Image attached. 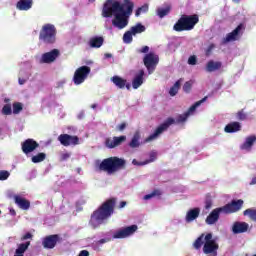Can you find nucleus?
I'll return each mask as SVG.
<instances>
[{
    "instance_id": "1",
    "label": "nucleus",
    "mask_w": 256,
    "mask_h": 256,
    "mask_svg": "<svg viewBox=\"0 0 256 256\" xmlns=\"http://www.w3.org/2000/svg\"><path fill=\"white\" fill-rule=\"evenodd\" d=\"M131 13L133 12H129V7L117 0H106L102 9V17L109 18L114 15L115 18L112 20V25L118 29H125L129 25L127 17Z\"/></svg>"
},
{
    "instance_id": "2",
    "label": "nucleus",
    "mask_w": 256,
    "mask_h": 256,
    "mask_svg": "<svg viewBox=\"0 0 256 256\" xmlns=\"http://www.w3.org/2000/svg\"><path fill=\"white\" fill-rule=\"evenodd\" d=\"M115 205H117V198H109L102 205L96 209L90 218V225L93 229H97L115 213Z\"/></svg>"
},
{
    "instance_id": "3",
    "label": "nucleus",
    "mask_w": 256,
    "mask_h": 256,
    "mask_svg": "<svg viewBox=\"0 0 256 256\" xmlns=\"http://www.w3.org/2000/svg\"><path fill=\"white\" fill-rule=\"evenodd\" d=\"M243 200H232L230 203L215 208L210 212V214L206 217L205 223L206 225H215L217 221H219V217L221 213H224V215H231L233 213H237L238 211H241L243 209Z\"/></svg>"
},
{
    "instance_id": "4",
    "label": "nucleus",
    "mask_w": 256,
    "mask_h": 256,
    "mask_svg": "<svg viewBox=\"0 0 256 256\" xmlns=\"http://www.w3.org/2000/svg\"><path fill=\"white\" fill-rule=\"evenodd\" d=\"M189 119V112L184 113V114H179L175 120V118H167L162 124H160L154 133H152L150 136H148L145 140L144 143H150V141H155L159 135H161L164 131H167L171 125H175V123H185Z\"/></svg>"
},
{
    "instance_id": "5",
    "label": "nucleus",
    "mask_w": 256,
    "mask_h": 256,
    "mask_svg": "<svg viewBox=\"0 0 256 256\" xmlns=\"http://www.w3.org/2000/svg\"><path fill=\"white\" fill-rule=\"evenodd\" d=\"M125 165H127V161H125V159L112 156L102 160L98 165V169L99 171H104L105 173L112 175V173H117V171L125 169Z\"/></svg>"
},
{
    "instance_id": "6",
    "label": "nucleus",
    "mask_w": 256,
    "mask_h": 256,
    "mask_svg": "<svg viewBox=\"0 0 256 256\" xmlns=\"http://www.w3.org/2000/svg\"><path fill=\"white\" fill-rule=\"evenodd\" d=\"M197 23H199V15L183 14L178 19V21L174 24L173 29L174 31H177V33H181L183 31H193Z\"/></svg>"
},
{
    "instance_id": "7",
    "label": "nucleus",
    "mask_w": 256,
    "mask_h": 256,
    "mask_svg": "<svg viewBox=\"0 0 256 256\" xmlns=\"http://www.w3.org/2000/svg\"><path fill=\"white\" fill-rule=\"evenodd\" d=\"M57 41V28L53 24H44L39 33V42L44 45H53Z\"/></svg>"
},
{
    "instance_id": "8",
    "label": "nucleus",
    "mask_w": 256,
    "mask_h": 256,
    "mask_svg": "<svg viewBox=\"0 0 256 256\" xmlns=\"http://www.w3.org/2000/svg\"><path fill=\"white\" fill-rule=\"evenodd\" d=\"M91 74V67L89 66H81L74 72L73 83L74 85H81L85 83L86 79Z\"/></svg>"
},
{
    "instance_id": "9",
    "label": "nucleus",
    "mask_w": 256,
    "mask_h": 256,
    "mask_svg": "<svg viewBox=\"0 0 256 256\" xmlns=\"http://www.w3.org/2000/svg\"><path fill=\"white\" fill-rule=\"evenodd\" d=\"M143 63L149 73H153L155 71L157 65L159 64V56L155 55V53L150 52L144 56Z\"/></svg>"
},
{
    "instance_id": "10",
    "label": "nucleus",
    "mask_w": 256,
    "mask_h": 256,
    "mask_svg": "<svg viewBox=\"0 0 256 256\" xmlns=\"http://www.w3.org/2000/svg\"><path fill=\"white\" fill-rule=\"evenodd\" d=\"M61 241H63V238L59 234L48 235L42 239V246L44 249H55L57 243H61Z\"/></svg>"
},
{
    "instance_id": "11",
    "label": "nucleus",
    "mask_w": 256,
    "mask_h": 256,
    "mask_svg": "<svg viewBox=\"0 0 256 256\" xmlns=\"http://www.w3.org/2000/svg\"><path fill=\"white\" fill-rule=\"evenodd\" d=\"M138 227L137 225H131L127 226L125 228H121L118 231H116L113 235L114 239H126V237H130V235H133L135 231H137Z\"/></svg>"
},
{
    "instance_id": "12",
    "label": "nucleus",
    "mask_w": 256,
    "mask_h": 256,
    "mask_svg": "<svg viewBox=\"0 0 256 256\" xmlns=\"http://www.w3.org/2000/svg\"><path fill=\"white\" fill-rule=\"evenodd\" d=\"M58 141L63 145V147H70L79 145V137L72 136L69 134H61L58 136Z\"/></svg>"
},
{
    "instance_id": "13",
    "label": "nucleus",
    "mask_w": 256,
    "mask_h": 256,
    "mask_svg": "<svg viewBox=\"0 0 256 256\" xmlns=\"http://www.w3.org/2000/svg\"><path fill=\"white\" fill-rule=\"evenodd\" d=\"M21 149L25 155H29V153L39 149V143L32 138H28L21 143Z\"/></svg>"
},
{
    "instance_id": "14",
    "label": "nucleus",
    "mask_w": 256,
    "mask_h": 256,
    "mask_svg": "<svg viewBox=\"0 0 256 256\" xmlns=\"http://www.w3.org/2000/svg\"><path fill=\"white\" fill-rule=\"evenodd\" d=\"M60 55L61 52L59 51V49H53L50 52L42 54L40 63H54Z\"/></svg>"
},
{
    "instance_id": "15",
    "label": "nucleus",
    "mask_w": 256,
    "mask_h": 256,
    "mask_svg": "<svg viewBox=\"0 0 256 256\" xmlns=\"http://www.w3.org/2000/svg\"><path fill=\"white\" fill-rule=\"evenodd\" d=\"M125 141H127V136H115L113 139L107 138L105 140V146L108 147V149H115V147H119V145L125 143Z\"/></svg>"
},
{
    "instance_id": "16",
    "label": "nucleus",
    "mask_w": 256,
    "mask_h": 256,
    "mask_svg": "<svg viewBox=\"0 0 256 256\" xmlns=\"http://www.w3.org/2000/svg\"><path fill=\"white\" fill-rule=\"evenodd\" d=\"M249 231V224L247 222L236 221L232 225V233L234 235H240L241 233H247Z\"/></svg>"
},
{
    "instance_id": "17",
    "label": "nucleus",
    "mask_w": 256,
    "mask_h": 256,
    "mask_svg": "<svg viewBox=\"0 0 256 256\" xmlns=\"http://www.w3.org/2000/svg\"><path fill=\"white\" fill-rule=\"evenodd\" d=\"M143 77H145V70L141 69L138 71V73L134 76V79L132 80L133 89H139V87L143 85Z\"/></svg>"
},
{
    "instance_id": "18",
    "label": "nucleus",
    "mask_w": 256,
    "mask_h": 256,
    "mask_svg": "<svg viewBox=\"0 0 256 256\" xmlns=\"http://www.w3.org/2000/svg\"><path fill=\"white\" fill-rule=\"evenodd\" d=\"M244 29L243 24H239L232 32L228 33L225 38V43H229L231 41H237V37H239V33Z\"/></svg>"
},
{
    "instance_id": "19",
    "label": "nucleus",
    "mask_w": 256,
    "mask_h": 256,
    "mask_svg": "<svg viewBox=\"0 0 256 256\" xmlns=\"http://www.w3.org/2000/svg\"><path fill=\"white\" fill-rule=\"evenodd\" d=\"M14 201L20 209H23V211H28L31 207V202L21 196H14Z\"/></svg>"
},
{
    "instance_id": "20",
    "label": "nucleus",
    "mask_w": 256,
    "mask_h": 256,
    "mask_svg": "<svg viewBox=\"0 0 256 256\" xmlns=\"http://www.w3.org/2000/svg\"><path fill=\"white\" fill-rule=\"evenodd\" d=\"M112 83H114V85H116V87H118V89H131V84L127 83L126 79H123L119 76H114L111 78Z\"/></svg>"
},
{
    "instance_id": "21",
    "label": "nucleus",
    "mask_w": 256,
    "mask_h": 256,
    "mask_svg": "<svg viewBox=\"0 0 256 256\" xmlns=\"http://www.w3.org/2000/svg\"><path fill=\"white\" fill-rule=\"evenodd\" d=\"M200 214H201V208L196 207V208L190 209L186 213V217H185L186 223H191V222L195 221V219H197Z\"/></svg>"
},
{
    "instance_id": "22",
    "label": "nucleus",
    "mask_w": 256,
    "mask_h": 256,
    "mask_svg": "<svg viewBox=\"0 0 256 256\" xmlns=\"http://www.w3.org/2000/svg\"><path fill=\"white\" fill-rule=\"evenodd\" d=\"M223 67V63L221 61L209 60L206 64L207 73H214V71H219Z\"/></svg>"
},
{
    "instance_id": "23",
    "label": "nucleus",
    "mask_w": 256,
    "mask_h": 256,
    "mask_svg": "<svg viewBox=\"0 0 256 256\" xmlns=\"http://www.w3.org/2000/svg\"><path fill=\"white\" fill-rule=\"evenodd\" d=\"M140 141H141V132L136 131L128 145L131 149H139V147H141Z\"/></svg>"
},
{
    "instance_id": "24",
    "label": "nucleus",
    "mask_w": 256,
    "mask_h": 256,
    "mask_svg": "<svg viewBox=\"0 0 256 256\" xmlns=\"http://www.w3.org/2000/svg\"><path fill=\"white\" fill-rule=\"evenodd\" d=\"M105 43V39L102 36L92 37L89 41V45L92 49H99Z\"/></svg>"
},
{
    "instance_id": "25",
    "label": "nucleus",
    "mask_w": 256,
    "mask_h": 256,
    "mask_svg": "<svg viewBox=\"0 0 256 256\" xmlns=\"http://www.w3.org/2000/svg\"><path fill=\"white\" fill-rule=\"evenodd\" d=\"M19 11H29L33 7V0H20L16 4Z\"/></svg>"
},
{
    "instance_id": "26",
    "label": "nucleus",
    "mask_w": 256,
    "mask_h": 256,
    "mask_svg": "<svg viewBox=\"0 0 256 256\" xmlns=\"http://www.w3.org/2000/svg\"><path fill=\"white\" fill-rule=\"evenodd\" d=\"M241 129V123L239 122H232L225 126L224 131L225 133H237Z\"/></svg>"
},
{
    "instance_id": "27",
    "label": "nucleus",
    "mask_w": 256,
    "mask_h": 256,
    "mask_svg": "<svg viewBox=\"0 0 256 256\" xmlns=\"http://www.w3.org/2000/svg\"><path fill=\"white\" fill-rule=\"evenodd\" d=\"M255 141H256L255 136L247 137L245 142L240 146V149L249 151V149H251V147H253V144L255 143Z\"/></svg>"
},
{
    "instance_id": "28",
    "label": "nucleus",
    "mask_w": 256,
    "mask_h": 256,
    "mask_svg": "<svg viewBox=\"0 0 256 256\" xmlns=\"http://www.w3.org/2000/svg\"><path fill=\"white\" fill-rule=\"evenodd\" d=\"M183 81L182 78H180L179 80H177L175 82V84L170 88L169 90V95H171V97H175V95H177V93H179V89H181V82Z\"/></svg>"
},
{
    "instance_id": "29",
    "label": "nucleus",
    "mask_w": 256,
    "mask_h": 256,
    "mask_svg": "<svg viewBox=\"0 0 256 256\" xmlns=\"http://www.w3.org/2000/svg\"><path fill=\"white\" fill-rule=\"evenodd\" d=\"M47 159V154L45 152H39L38 154L32 156L31 161L32 163H43Z\"/></svg>"
},
{
    "instance_id": "30",
    "label": "nucleus",
    "mask_w": 256,
    "mask_h": 256,
    "mask_svg": "<svg viewBox=\"0 0 256 256\" xmlns=\"http://www.w3.org/2000/svg\"><path fill=\"white\" fill-rule=\"evenodd\" d=\"M130 32H132L133 35H138L139 33H145V26L141 23H138L135 26H132L130 28Z\"/></svg>"
},
{
    "instance_id": "31",
    "label": "nucleus",
    "mask_w": 256,
    "mask_h": 256,
    "mask_svg": "<svg viewBox=\"0 0 256 256\" xmlns=\"http://www.w3.org/2000/svg\"><path fill=\"white\" fill-rule=\"evenodd\" d=\"M204 240H205V234H201L193 243V247L194 249H196V251H199V249H201V247H203L204 245Z\"/></svg>"
},
{
    "instance_id": "32",
    "label": "nucleus",
    "mask_w": 256,
    "mask_h": 256,
    "mask_svg": "<svg viewBox=\"0 0 256 256\" xmlns=\"http://www.w3.org/2000/svg\"><path fill=\"white\" fill-rule=\"evenodd\" d=\"M243 215L245 217L248 216L251 221H254L256 223V209L248 208L243 212Z\"/></svg>"
},
{
    "instance_id": "33",
    "label": "nucleus",
    "mask_w": 256,
    "mask_h": 256,
    "mask_svg": "<svg viewBox=\"0 0 256 256\" xmlns=\"http://www.w3.org/2000/svg\"><path fill=\"white\" fill-rule=\"evenodd\" d=\"M205 101H207V96H205L204 98H202L200 101H197L196 103H194L186 113H188V117L191 115V113L195 112V110L197 109V107H199L202 103H205Z\"/></svg>"
},
{
    "instance_id": "34",
    "label": "nucleus",
    "mask_w": 256,
    "mask_h": 256,
    "mask_svg": "<svg viewBox=\"0 0 256 256\" xmlns=\"http://www.w3.org/2000/svg\"><path fill=\"white\" fill-rule=\"evenodd\" d=\"M170 12H171V6L157 9V15L160 17V19H163V17H166V15H169Z\"/></svg>"
},
{
    "instance_id": "35",
    "label": "nucleus",
    "mask_w": 256,
    "mask_h": 256,
    "mask_svg": "<svg viewBox=\"0 0 256 256\" xmlns=\"http://www.w3.org/2000/svg\"><path fill=\"white\" fill-rule=\"evenodd\" d=\"M123 41L126 44L133 43V32L131 30L126 31L123 35Z\"/></svg>"
},
{
    "instance_id": "36",
    "label": "nucleus",
    "mask_w": 256,
    "mask_h": 256,
    "mask_svg": "<svg viewBox=\"0 0 256 256\" xmlns=\"http://www.w3.org/2000/svg\"><path fill=\"white\" fill-rule=\"evenodd\" d=\"M161 196V190H153L150 194H147L144 196L145 201H149V199H153V197H159Z\"/></svg>"
},
{
    "instance_id": "37",
    "label": "nucleus",
    "mask_w": 256,
    "mask_h": 256,
    "mask_svg": "<svg viewBox=\"0 0 256 256\" xmlns=\"http://www.w3.org/2000/svg\"><path fill=\"white\" fill-rule=\"evenodd\" d=\"M193 83H194L193 80H189L184 83V85H183L184 93H191V89H193Z\"/></svg>"
},
{
    "instance_id": "38",
    "label": "nucleus",
    "mask_w": 256,
    "mask_h": 256,
    "mask_svg": "<svg viewBox=\"0 0 256 256\" xmlns=\"http://www.w3.org/2000/svg\"><path fill=\"white\" fill-rule=\"evenodd\" d=\"M23 111V105L19 102L13 104V113L14 115H19Z\"/></svg>"
},
{
    "instance_id": "39",
    "label": "nucleus",
    "mask_w": 256,
    "mask_h": 256,
    "mask_svg": "<svg viewBox=\"0 0 256 256\" xmlns=\"http://www.w3.org/2000/svg\"><path fill=\"white\" fill-rule=\"evenodd\" d=\"M155 161H157V152L152 151L149 153V159L145 160V164L149 165V163H153Z\"/></svg>"
},
{
    "instance_id": "40",
    "label": "nucleus",
    "mask_w": 256,
    "mask_h": 256,
    "mask_svg": "<svg viewBox=\"0 0 256 256\" xmlns=\"http://www.w3.org/2000/svg\"><path fill=\"white\" fill-rule=\"evenodd\" d=\"M12 113L11 104H5L2 108V115H11Z\"/></svg>"
},
{
    "instance_id": "41",
    "label": "nucleus",
    "mask_w": 256,
    "mask_h": 256,
    "mask_svg": "<svg viewBox=\"0 0 256 256\" xmlns=\"http://www.w3.org/2000/svg\"><path fill=\"white\" fill-rule=\"evenodd\" d=\"M125 7H128V13H133V7H135V4L131 0H124Z\"/></svg>"
},
{
    "instance_id": "42",
    "label": "nucleus",
    "mask_w": 256,
    "mask_h": 256,
    "mask_svg": "<svg viewBox=\"0 0 256 256\" xmlns=\"http://www.w3.org/2000/svg\"><path fill=\"white\" fill-rule=\"evenodd\" d=\"M11 174L7 170H0V181H7Z\"/></svg>"
},
{
    "instance_id": "43",
    "label": "nucleus",
    "mask_w": 256,
    "mask_h": 256,
    "mask_svg": "<svg viewBox=\"0 0 256 256\" xmlns=\"http://www.w3.org/2000/svg\"><path fill=\"white\" fill-rule=\"evenodd\" d=\"M211 207H213V199H211V196L208 195L206 196V199H205V209L209 210L211 209Z\"/></svg>"
},
{
    "instance_id": "44",
    "label": "nucleus",
    "mask_w": 256,
    "mask_h": 256,
    "mask_svg": "<svg viewBox=\"0 0 256 256\" xmlns=\"http://www.w3.org/2000/svg\"><path fill=\"white\" fill-rule=\"evenodd\" d=\"M68 159H71V153L65 152L60 155L59 161L63 163V161H68Z\"/></svg>"
},
{
    "instance_id": "45",
    "label": "nucleus",
    "mask_w": 256,
    "mask_h": 256,
    "mask_svg": "<svg viewBox=\"0 0 256 256\" xmlns=\"http://www.w3.org/2000/svg\"><path fill=\"white\" fill-rule=\"evenodd\" d=\"M237 119H239V121H245V119H247V114L243 110H240L237 113Z\"/></svg>"
},
{
    "instance_id": "46",
    "label": "nucleus",
    "mask_w": 256,
    "mask_h": 256,
    "mask_svg": "<svg viewBox=\"0 0 256 256\" xmlns=\"http://www.w3.org/2000/svg\"><path fill=\"white\" fill-rule=\"evenodd\" d=\"M188 65H197V56L192 55L188 58Z\"/></svg>"
},
{
    "instance_id": "47",
    "label": "nucleus",
    "mask_w": 256,
    "mask_h": 256,
    "mask_svg": "<svg viewBox=\"0 0 256 256\" xmlns=\"http://www.w3.org/2000/svg\"><path fill=\"white\" fill-rule=\"evenodd\" d=\"M213 49H215V44H210L205 52L206 57H209V55H211Z\"/></svg>"
},
{
    "instance_id": "48",
    "label": "nucleus",
    "mask_w": 256,
    "mask_h": 256,
    "mask_svg": "<svg viewBox=\"0 0 256 256\" xmlns=\"http://www.w3.org/2000/svg\"><path fill=\"white\" fill-rule=\"evenodd\" d=\"M27 239H33V234H31V232H27L25 235H23L21 241H27Z\"/></svg>"
},
{
    "instance_id": "49",
    "label": "nucleus",
    "mask_w": 256,
    "mask_h": 256,
    "mask_svg": "<svg viewBox=\"0 0 256 256\" xmlns=\"http://www.w3.org/2000/svg\"><path fill=\"white\" fill-rule=\"evenodd\" d=\"M132 163H133L134 165H136L137 167H143V165H147V164L145 163V161L139 162V161H137V159H133V160H132Z\"/></svg>"
},
{
    "instance_id": "50",
    "label": "nucleus",
    "mask_w": 256,
    "mask_h": 256,
    "mask_svg": "<svg viewBox=\"0 0 256 256\" xmlns=\"http://www.w3.org/2000/svg\"><path fill=\"white\" fill-rule=\"evenodd\" d=\"M137 53H149V46H143L141 49L137 50Z\"/></svg>"
},
{
    "instance_id": "51",
    "label": "nucleus",
    "mask_w": 256,
    "mask_h": 256,
    "mask_svg": "<svg viewBox=\"0 0 256 256\" xmlns=\"http://www.w3.org/2000/svg\"><path fill=\"white\" fill-rule=\"evenodd\" d=\"M118 131H125L127 129V123L123 122L117 126Z\"/></svg>"
},
{
    "instance_id": "52",
    "label": "nucleus",
    "mask_w": 256,
    "mask_h": 256,
    "mask_svg": "<svg viewBox=\"0 0 256 256\" xmlns=\"http://www.w3.org/2000/svg\"><path fill=\"white\" fill-rule=\"evenodd\" d=\"M111 241V238H102L98 241L100 245H103L104 243H109Z\"/></svg>"
},
{
    "instance_id": "53",
    "label": "nucleus",
    "mask_w": 256,
    "mask_h": 256,
    "mask_svg": "<svg viewBox=\"0 0 256 256\" xmlns=\"http://www.w3.org/2000/svg\"><path fill=\"white\" fill-rule=\"evenodd\" d=\"M79 256H89V251L82 250V251H80Z\"/></svg>"
},
{
    "instance_id": "54",
    "label": "nucleus",
    "mask_w": 256,
    "mask_h": 256,
    "mask_svg": "<svg viewBox=\"0 0 256 256\" xmlns=\"http://www.w3.org/2000/svg\"><path fill=\"white\" fill-rule=\"evenodd\" d=\"M141 13H143V8H138L137 10H136V12H135V15H136V17H139V15H141Z\"/></svg>"
},
{
    "instance_id": "55",
    "label": "nucleus",
    "mask_w": 256,
    "mask_h": 256,
    "mask_svg": "<svg viewBox=\"0 0 256 256\" xmlns=\"http://www.w3.org/2000/svg\"><path fill=\"white\" fill-rule=\"evenodd\" d=\"M140 9H142L143 13H147V11H149V6L144 5V6H141Z\"/></svg>"
},
{
    "instance_id": "56",
    "label": "nucleus",
    "mask_w": 256,
    "mask_h": 256,
    "mask_svg": "<svg viewBox=\"0 0 256 256\" xmlns=\"http://www.w3.org/2000/svg\"><path fill=\"white\" fill-rule=\"evenodd\" d=\"M26 82H27L26 79H23V78H19V79H18L19 85H25Z\"/></svg>"
},
{
    "instance_id": "57",
    "label": "nucleus",
    "mask_w": 256,
    "mask_h": 256,
    "mask_svg": "<svg viewBox=\"0 0 256 256\" xmlns=\"http://www.w3.org/2000/svg\"><path fill=\"white\" fill-rule=\"evenodd\" d=\"M127 205L126 201H121L119 204V209H123V207H125Z\"/></svg>"
},
{
    "instance_id": "58",
    "label": "nucleus",
    "mask_w": 256,
    "mask_h": 256,
    "mask_svg": "<svg viewBox=\"0 0 256 256\" xmlns=\"http://www.w3.org/2000/svg\"><path fill=\"white\" fill-rule=\"evenodd\" d=\"M249 185H256V177H253Z\"/></svg>"
},
{
    "instance_id": "59",
    "label": "nucleus",
    "mask_w": 256,
    "mask_h": 256,
    "mask_svg": "<svg viewBox=\"0 0 256 256\" xmlns=\"http://www.w3.org/2000/svg\"><path fill=\"white\" fill-rule=\"evenodd\" d=\"M105 57H106L107 59H111L112 55H111V54H105Z\"/></svg>"
},
{
    "instance_id": "60",
    "label": "nucleus",
    "mask_w": 256,
    "mask_h": 256,
    "mask_svg": "<svg viewBox=\"0 0 256 256\" xmlns=\"http://www.w3.org/2000/svg\"><path fill=\"white\" fill-rule=\"evenodd\" d=\"M91 109H97V104H92Z\"/></svg>"
},
{
    "instance_id": "61",
    "label": "nucleus",
    "mask_w": 256,
    "mask_h": 256,
    "mask_svg": "<svg viewBox=\"0 0 256 256\" xmlns=\"http://www.w3.org/2000/svg\"><path fill=\"white\" fill-rule=\"evenodd\" d=\"M234 3H239L240 0H232Z\"/></svg>"
},
{
    "instance_id": "62",
    "label": "nucleus",
    "mask_w": 256,
    "mask_h": 256,
    "mask_svg": "<svg viewBox=\"0 0 256 256\" xmlns=\"http://www.w3.org/2000/svg\"><path fill=\"white\" fill-rule=\"evenodd\" d=\"M89 3H95V0H88Z\"/></svg>"
},
{
    "instance_id": "63",
    "label": "nucleus",
    "mask_w": 256,
    "mask_h": 256,
    "mask_svg": "<svg viewBox=\"0 0 256 256\" xmlns=\"http://www.w3.org/2000/svg\"><path fill=\"white\" fill-rule=\"evenodd\" d=\"M4 101H5V103H9V99H7V98Z\"/></svg>"
},
{
    "instance_id": "64",
    "label": "nucleus",
    "mask_w": 256,
    "mask_h": 256,
    "mask_svg": "<svg viewBox=\"0 0 256 256\" xmlns=\"http://www.w3.org/2000/svg\"><path fill=\"white\" fill-rule=\"evenodd\" d=\"M253 256H256V254H254Z\"/></svg>"
}]
</instances>
